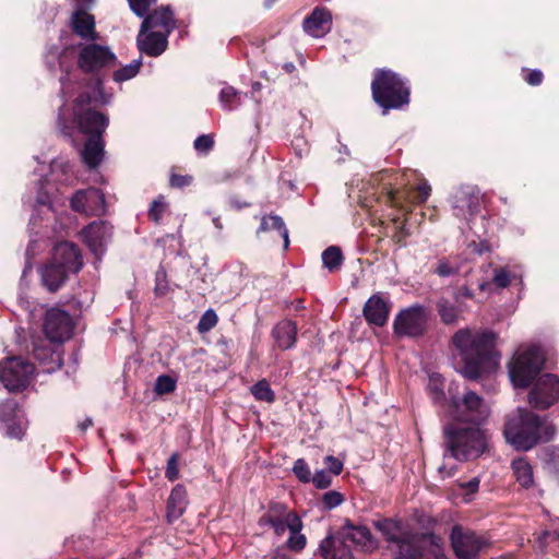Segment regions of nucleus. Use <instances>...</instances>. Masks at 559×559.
Here are the masks:
<instances>
[{"instance_id":"nucleus-6","label":"nucleus","mask_w":559,"mask_h":559,"mask_svg":"<svg viewBox=\"0 0 559 559\" xmlns=\"http://www.w3.org/2000/svg\"><path fill=\"white\" fill-rule=\"evenodd\" d=\"M96 93L81 92L73 102V115L79 131L87 136H103L108 123V117L91 107L102 99Z\"/></svg>"},{"instance_id":"nucleus-64","label":"nucleus","mask_w":559,"mask_h":559,"mask_svg":"<svg viewBox=\"0 0 559 559\" xmlns=\"http://www.w3.org/2000/svg\"><path fill=\"white\" fill-rule=\"evenodd\" d=\"M284 69H285L287 72H289V73H290V72H293V71L296 69V67H295V64H294L293 62H289V63H285Z\"/></svg>"},{"instance_id":"nucleus-38","label":"nucleus","mask_w":559,"mask_h":559,"mask_svg":"<svg viewBox=\"0 0 559 559\" xmlns=\"http://www.w3.org/2000/svg\"><path fill=\"white\" fill-rule=\"evenodd\" d=\"M142 67V58L133 60L130 64H127L112 73V79L115 82H124L133 79L139 73Z\"/></svg>"},{"instance_id":"nucleus-25","label":"nucleus","mask_w":559,"mask_h":559,"mask_svg":"<svg viewBox=\"0 0 559 559\" xmlns=\"http://www.w3.org/2000/svg\"><path fill=\"white\" fill-rule=\"evenodd\" d=\"M374 528L381 533L384 540L395 547L411 535L403 533V523L401 519L382 518L373 521Z\"/></svg>"},{"instance_id":"nucleus-16","label":"nucleus","mask_w":559,"mask_h":559,"mask_svg":"<svg viewBox=\"0 0 559 559\" xmlns=\"http://www.w3.org/2000/svg\"><path fill=\"white\" fill-rule=\"evenodd\" d=\"M49 260L70 273H78L83 266V257L79 246L70 241L56 243Z\"/></svg>"},{"instance_id":"nucleus-9","label":"nucleus","mask_w":559,"mask_h":559,"mask_svg":"<svg viewBox=\"0 0 559 559\" xmlns=\"http://www.w3.org/2000/svg\"><path fill=\"white\" fill-rule=\"evenodd\" d=\"M429 317V310L420 304L401 309L393 320V335L397 338L424 336L428 331Z\"/></svg>"},{"instance_id":"nucleus-43","label":"nucleus","mask_w":559,"mask_h":559,"mask_svg":"<svg viewBox=\"0 0 559 559\" xmlns=\"http://www.w3.org/2000/svg\"><path fill=\"white\" fill-rule=\"evenodd\" d=\"M215 140L213 134H201L193 142L194 150L203 155H207L213 150Z\"/></svg>"},{"instance_id":"nucleus-56","label":"nucleus","mask_w":559,"mask_h":559,"mask_svg":"<svg viewBox=\"0 0 559 559\" xmlns=\"http://www.w3.org/2000/svg\"><path fill=\"white\" fill-rule=\"evenodd\" d=\"M409 236V231L406 228L405 224L400 225L396 228V231L392 236V239L400 247H406V238Z\"/></svg>"},{"instance_id":"nucleus-8","label":"nucleus","mask_w":559,"mask_h":559,"mask_svg":"<svg viewBox=\"0 0 559 559\" xmlns=\"http://www.w3.org/2000/svg\"><path fill=\"white\" fill-rule=\"evenodd\" d=\"M545 362L543 350L532 346L516 355L509 367L510 379L515 388H528L539 374Z\"/></svg>"},{"instance_id":"nucleus-55","label":"nucleus","mask_w":559,"mask_h":559,"mask_svg":"<svg viewBox=\"0 0 559 559\" xmlns=\"http://www.w3.org/2000/svg\"><path fill=\"white\" fill-rule=\"evenodd\" d=\"M493 283L500 288L508 287L511 283L509 272L503 269L496 271L493 275Z\"/></svg>"},{"instance_id":"nucleus-50","label":"nucleus","mask_w":559,"mask_h":559,"mask_svg":"<svg viewBox=\"0 0 559 559\" xmlns=\"http://www.w3.org/2000/svg\"><path fill=\"white\" fill-rule=\"evenodd\" d=\"M128 2L131 11L136 16H144L150 10V7L155 3L151 0H128Z\"/></svg>"},{"instance_id":"nucleus-14","label":"nucleus","mask_w":559,"mask_h":559,"mask_svg":"<svg viewBox=\"0 0 559 559\" xmlns=\"http://www.w3.org/2000/svg\"><path fill=\"white\" fill-rule=\"evenodd\" d=\"M72 328V319L64 310L51 308L46 312L43 331L50 342L62 343L70 338Z\"/></svg>"},{"instance_id":"nucleus-31","label":"nucleus","mask_w":559,"mask_h":559,"mask_svg":"<svg viewBox=\"0 0 559 559\" xmlns=\"http://www.w3.org/2000/svg\"><path fill=\"white\" fill-rule=\"evenodd\" d=\"M304 527L302 521L299 516H293L288 525L289 537L285 543V547L294 552H300L307 545V538L301 534Z\"/></svg>"},{"instance_id":"nucleus-26","label":"nucleus","mask_w":559,"mask_h":559,"mask_svg":"<svg viewBox=\"0 0 559 559\" xmlns=\"http://www.w3.org/2000/svg\"><path fill=\"white\" fill-rule=\"evenodd\" d=\"M297 334L296 322L288 319L278 321L271 331V335L281 350L294 348L297 343Z\"/></svg>"},{"instance_id":"nucleus-60","label":"nucleus","mask_w":559,"mask_h":559,"mask_svg":"<svg viewBox=\"0 0 559 559\" xmlns=\"http://www.w3.org/2000/svg\"><path fill=\"white\" fill-rule=\"evenodd\" d=\"M274 524L273 516H271L267 512H265L260 519H259V525H267L272 527Z\"/></svg>"},{"instance_id":"nucleus-17","label":"nucleus","mask_w":559,"mask_h":559,"mask_svg":"<svg viewBox=\"0 0 559 559\" xmlns=\"http://www.w3.org/2000/svg\"><path fill=\"white\" fill-rule=\"evenodd\" d=\"M392 304L382 293L371 295L362 307V316L370 326H384L390 317Z\"/></svg>"},{"instance_id":"nucleus-30","label":"nucleus","mask_w":559,"mask_h":559,"mask_svg":"<svg viewBox=\"0 0 559 559\" xmlns=\"http://www.w3.org/2000/svg\"><path fill=\"white\" fill-rule=\"evenodd\" d=\"M105 142L103 136H88L84 143L82 158L84 164L94 169L98 167L104 157Z\"/></svg>"},{"instance_id":"nucleus-41","label":"nucleus","mask_w":559,"mask_h":559,"mask_svg":"<svg viewBox=\"0 0 559 559\" xmlns=\"http://www.w3.org/2000/svg\"><path fill=\"white\" fill-rule=\"evenodd\" d=\"M154 390L158 395L169 394L176 390V380L167 374L158 376Z\"/></svg>"},{"instance_id":"nucleus-21","label":"nucleus","mask_w":559,"mask_h":559,"mask_svg":"<svg viewBox=\"0 0 559 559\" xmlns=\"http://www.w3.org/2000/svg\"><path fill=\"white\" fill-rule=\"evenodd\" d=\"M431 193V187L425 181L416 186L411 192L389 188L385 192L386 202L392 207L402 209L406 199L413 203H425Z\"/></svg>"},{"instance_id":"nucleus-57","label":"nucleus","mask_w":559,"mask_h":559,"mask_svg":"<svg viewBox=\"0 0 559 559\" xmlns=\"http://www.w3.org/2000/svg\"><path fill=\"white\" fill-rule=\"evenodd\" d=\"M293 516H299L296 512H292L289 514H287V518L286 520H283V522L281 523H274L272 525V528L275 533L276 536H282L284 535V533L286 532V530H288V525L289 523L292 522L293 520Z\"/></svg>"},{"instance_id":"nucleus-33","label":"nucleus","mask_w":559,"mask_h":559,"mask_svg":"<svg viewBox=\"0 0 559 559\" xmlns=\"http://www.w3.org/2000/svg\"><path fill=\"white\" fill-rule=\"evenodd\" d=\"M269 230H277L281 237L284 239V249H287L289 246V236L288 229L283 221V218L275 214L264 215L261 218V224L258 228V233L269 231Z\"/></svg>"},{"instance_id":"nucleus-63","label":"nucleus","mask_w":559,"mask_h":559,"mask_svg":"<svg viewBox=\"0 0 559 559\" xmlns=\"http://www.w3.org/2000/svg\"><path fill=\"white\" fill-rule=\"evenodd\" d=\"M92 425L93 420L91 418H85L82 423L78 425V427L82 432H85Z\"/></svg>"},{"instance_id":"nucleus-54","label":"nucleus","mask_w":559,"mask_h":559,"mask_svg":"<svg viewBox=\"0 0 559 559\" xmlns=\"http://www.w3.org/2000/svg\"><path fill=\"white\" fill-rule=\"evenodd\" d=\"M271 516H281L292 513L293 511H289L287 506L282 502H271L267 507L266 511Z\"/></svg>"},{"instance_id":"nucleus-35","label":"nucleus","mask_w":559,"mask_h":559,"mask_svg":"<svg viewBox=\"0 0 559 559\" xmlns=\"http://www.w3.org/2000/svg\"><path fill=\"white\" fill-rule=\"evenodd\" d=\"M437 311L440 316L441 322L449 325L453 324L459 319V309L447 298H440L436 302Z\"/></svg>"},{"instance_id":"nucleus-15","label":"nucleus","mask_w":559,"mask_h":559,"mask_svg":"<svg viewBox=\"0 0 559 559\" xmlns=\"http://www.w3.org/2000/svg\"><path fill=\"white\" fill-rule=\"evenodd\" d=\"M70 206L76 213L99 216L105 211V195L98 188L81 189L70 199Z\"/></svg>"},{"instance_id":"nucleus-22","label":"nucleus","mask_w":559,"mask_h":559,"mask_svg":"<svg viewBox=\"0 0 559 559\" xmlns=\"http://www.w3.org/2000/svg\"><path fill=\"white\" fill-rule=\"evenodd\" d=\"M332 26L331 12L325 8H314L313 11L304 19V31L313 37H323Z\"/></svg>"},{"instance_id":"nucleus-47","label":"nucleus","mask_w":559,"mask_h":559,"mask_svg":"<svg viewBox=\"0 0 559 559\" xmlns=\"http://www.w3.org/2000/svg\"><path fill=\"white\" fill-rule=\"evenodd\" d=\"M523 80L531 86H539L544 81V73L537 69L522 68Z\"/></svg>"},{"instance_id":"nucleus-49","label":"nucleus","mask_w":559,"mask_h":559,"mask_svg":"<svg viewBox=\"0 0 559 559\" xmlns=\"http://www.w3.org/2000/svg\"><path fill=\"white\" fill-rule=\"evenodd\" d=\"M310 481H312L318 489H326L331 486L332 478L329 472L321 469L314 473Z\"/></svg>"},{"instance_id":"nucleus-20","label":"nucleus","mask_w":559,"mask_h":559,"mask_svg":"<svg viewBox=\"0 0 559 559\" xmlns=\"http://www.w3.org/2000/svg\"><path fill=\"white\" fill-rule=\"evenodd\" d=\"M453 210L456 217L475 215L479 212V190L474 187H462L453 195Z\"/></svg>"},{"instance_id":"nucleus-19","label":"nucleus","mask_w":559,"mask_h":559,"mask_svg":"<svg viewBox=\"0 0 559 559\" xmlns=\"http://www.w3.org/2000/svg\"><path fill=\"white\" fill-rule=\"evenodd\" d=\"M169 35L159 31H144L140 26L136 36V47L141 53L150 57L160 56L168 47Z\"/></svg>"},{"instance_id":"nucleus-39","label":"nucleus","mask_w":559,"mask_h":559,"mask_svg":"<svg viewBox=\"0 0 559 559\" xmlns=\"http://www.w3.org/2000/svg\"><path fill=\"white\" fill-rule=\"evenodd\" d=\"M219 100L227 110H233L240 105V94L233 86H225L219 93Z\"/></svg>"},{"instance_id":"nucleus-13","label":"nucleus","mask_w":559,"mask_h":559,"mask_svg":"<svg viewBox=\"0 0 559 559\" xmlns=\"http://www.w3.org/2000/svg\"><path fill=\"white\" fill-rule=\"evenodd\" d=\"M559 400V377L545 373L536 381L528 393L532 408L545 411Z\"/></svg>"},{"instance_id":"nucleus-10","label":"nucleus","mask_w":559,"mask_h":559,"mask_svg":"<svg viewBox=\"0 0 559 559\" xmlns=\"http://www.w3.org/2000/svg\"><path fill=\"white\" fill-rule=\"evenodd\" d=\"M34 372L35 366L21 356L7 357L0 361V381L10 392L26 389Z\"/></svg>"},{"instance_id":"nucleus-2","label":"nucleus","mask_w":559,"mask_h":559,"mask_svg":"<svg viewBox=\"0 0 559 559\" xmlns=\"http://www.w3.org/2000/svg\"><path fill=\"white\" fill-rule=\"evenodd\" d=\"M498 335L488 329L457 330L451 343L455 348L454 366L465 379L476 381L495 372L501 355L497 349Z\"/></svg>"},{"instance_id":"nucleus-59","label":"nucleus","mask_w":559,"mask_h":559,"mask_svg":"<svg viewBox=\"0 0 559 559\" xmlns=\"http://www.w3.org/2000/svg\"><path fill=\"white\" fill-rule=\"evenodd\" d=\"M74 10L88 12L95 3V0H73Z\"/></svg>"},{"instance_id":"nucleus-58","label":"nucleus","mask_w":559,"mask_h":559,"mask_svg":"<svg viewBox=\"0 0 559 559\" xmlns=\"http://www.w3.org/2000/svg\"><path fill=\"white\" fill-rule=\"evenodd\" d=\"M460 487L466 490L467 493H475L479 489V479L477 477H474L466 483L460 484Z\"/></svg>"},{"instance_id":"nucleus-52","label":"nucleus","mask_w":559,"mask_h":559,"mask_svg":"<svg viewBox=\"0 0 559 559\" xmlns=\"http://www.w3.org/2000/svg\"><path fill=\"white\" fill-rule=\"evenodd\" d=\"M192 181L193 177L191 175L171 174L169 185L173 188L182 189L185 187L190 186Z\"/></svg>"},{"instance_id":"nucleus-37","label":"nucleus","mask_w":559,"mask_h":559,"mask_svg":"<svg viewBox=\"0 0 559 559\" xmlns=\"http://www.w3.org/2000/svg\"><path fill=\"white\" fill-rule=\"evenodd\" d=\"M250 393L259 402L272 404L276 400L275 392L272 390L266 379H261L250 388Z\"/></svg>"},{"instance_id":"nucleus-18","label":"nucleus","mask_w":559,"mask_h":559,"mask_svg":"<svg viewBox=\"0 0 559 559\" xmlns=\"http://www.w3.org/2000/svg\"><path fill=\"white\" fill-rule=\"evenodd\" d=\"M142 32L160 28L163 33L170 35L177 27L174 10L170 5H160L142 16Z\"/></svg>"},{"instance_id":"nucleus-27","label":"nucleus","mask_w":559,"mask_h":559,"mask_svg":"<svg viewBox=\"0 0 559 559\" xmlns=\"http://www.w3.org/2000/svg\"><path fill=\"white\" fill-rule=\"evenodd\" d=\"M33 356L49 372L61 368L63 364L60 352L56 350L45 340H38L33 343Z\"/></svg>"},{"instance_id":"nucleus-34","label":"nucleus","mask_w":559,"mask_h":559,"mask_svg":"<svg viewBox=\"0 0 559 559\" xmlns=\"http://www.w3.org/2000/svg\"><path fill=\"white\" fill-rule=\"evenodd\" d=\"M512 469L516 481L523 488H531L534 485L533 467L525 459H518L512 462Z\"/></svg>"},{"instance_id":"nucleus-11","label":"nucleus","mask_w":559,"mask_h":559,"mask_svg":"<svg viewBox=\"0 0 559 559\" xmlns=\"http://www.w3.org/2000/svg\"><path fill=\"white\" fill-rule=\"evenodd\" d=\"M450 542L459 559H476L489 546L486 538L461 525L452 527Z\"/></svg>"},{"instance_id":"nucleus-32","label":"nucleus","mask_w":559,"mask_h":559,"mask_svg":"<svg viewBox=\"0 0 559 559\" xmlns=\"http://www.w3.org/2000/svg\"><path fill=\"white\" fill-rule=\"evenodd\" d=\"M340 533L347 539V542H350L355 545L365 547L372 543V534L370 530L365 525L355 526L348 524Z\"/></svg>"},{"instance_id":"nucleus-28","label":"nucleus","mask_w":559,"mask_h":559,"mask_svg":"<svg viewBox=\"0 0 559 559\" xmlns=\"http://www.w3.org/2000/svg\"><path fill=\"white\" fill-rule=\"evenodd\" d=\"M188 506V492L182 484H177L168 499L166 504V520L167 523L171 524L177 521L186 511Z\"/></svg>"},{"instance_id":"nucleus-42","label":"nucleus","mask_w":559,"mask_h":559,"mask_svg":"<svg viewBox=\"0 0 559 559\" xmlns=\"http://www.w3.org/2000/svg\"><path fill=\"white\" fill-rule=\"evenodd\" d=\"M218 322V317L213 309L206 310L198 322V331L200 333H206L211 331Z\"/></svg>"},{"instance_id":"nucleus-40","label":"nucleus","mask_w":559,"mask_h":559,"mask_svg":"<svg viewBox=\"0 0 559 559\" xmlns=\"http://www.w3.org/2000/svg\"><path fill=\"white\" fill-rule=\"evenodd\" d=\"M167 207L168 204L165 201V197L158 195L156 199L153 200V202L150 205L147 212L148 219L154 222L155 224H159Z\"/></svg>"},{"instance_id":"nucleus-24","label":"nucleus","mask_w":559,"mask_h":559,"mask_svg":"<svg viewBox=\"0 0 559 559\" xmlns=\"http://www.w3.org/2000/svg\"><path fill=\"white\" fill-rule=\"evenodd\" d=\"M70 28L82 39L90 41L98 39L95 16L90 12L74 10L70 17Z\"/></svg>"},{"instance_id":"nucleus-62","label":"nucleus","mask_w":559,"mask_h":559,"mask_svg":"<svg viewBox=\"0 0 559 559\" xmlns=\"http://www.w3.org/2000/svg\"><path fill=\"white\" fill-rule=\"evenodd\" d=\"M102 227L96 225V224H90L87 226V228L85 229V233L87 236H96L97 235V231L100 229Z\"/></svg>"},{"instance_id":"nucleus-23","label":"nucleus","mask_w":559,"mask_h":559,"mask_svg":"<svg viewBox=\"0 0 559 559\" xmlns=\"http://www.w3.org/2000/svg\"><path fill=\"white\" fill-rule=\"evenodd\" d=\"M319 551L323 559H354L352 548L341 533L326 536L321 542Z\"/></svg>"},{"instance_id":"nucleus-3","label":"nucleus","mask_w":559,"mask_h":559,"mask_svg":"<svg viewBox=\"0 0 559 559\" xmlns=\"http://www.w3.org/2000/svg\"><path fill=\"white\" fill-rule=\"evenodd\" d=\"M557 428L548 416L519 407L504 423L503 435L508 443L518 451H528L539 443L554 440Z\"/></svg>"},{"instance_id":"nucleus-46","label":"nucleus","mask_w":559,"mask_h":559,"mask_svg":"<svg viewBox=\"0 0 559 559\" xmlns=\"http://www.w3.org/2000/svg\"><path fill=\"white\" fill-rule=\"evenodd\" d=\"M321 501L324 509L331 510L338 507L344 501V497L341 492L331 490L323 493Z\"/></svg>"},{"instance_id":"nucleus-12","label":"nucleus","mask_w":559,"mask_h":559,"mask_svg":"<svg viewBox=\"0 0 559 559\" xmlns=\"http://www.w3.org/2000/svg\"><path fill=\"white\" fill-rule=\"evenodd\" d=\"M26 424L22 407L15 399H5L0 403V430L7 438L22 440Z\"/></svg>"},{"instance_id":"nucleus-44","label":"nucleus","mask_w":559,"mask_h":559,"mask_svg":"<svg viewBox=\"0 0 559 559\" xmlns=\"http://www.w3.org/2000/svg\"><path fill=\"white\" fill-rule=\"evenodd\" d=\"M293 472L295 476L304 484H307L311 480V472L304 459H298L294 463Z\"/></svg>"},{"instance_id":"nucleus-36","label":"nucleus","mask_w":559,"mask_h":559,"mask_svg":"<svg viewBox=\"0 0 559 559\" xmlns=\"http://www.w3.org/2000/svg\"><path fill=\"white\" fill-rule=\"evenodd\" d=\"M343 261L344 257L342 250L336 246H330L322 252L323 266L326 267L330 273L338 271Z\"/></svg>"},{"instance_id":"nucleus-51","label":"nucleus","mask_w":559,"mask_h":559,"mask_svg":"<svg viewBox=\"0 0 559 559\" xmlns=\"http://www.w3.org/2000/svg\"><path fill=\"white\" fill-rule=\"evenodd\" d=\"M459 269L456 266H453L450 264L445 259L439 260L435 273L439 275L440 277H449L452 275H455L457 273Z\"/></svg>"},{"instance_id":"nucleus-1","label":"nucleus","mask_w":559,"mask_h":559,"mask_svg":"<svg viewBox=\"0 0 559 559\" xmlns=\"http://www.w3.org/2000/svg\"><path fill=\"white\" fill-rule=\"evenodd\" d=\"M488 415L487 404L473 391H467L462 399H452L450 421L443 427L445 454L461 462L481 455L487 443L480 425Z\"/></svg>"},{"instance_id":"nucleus-61","label":"nucleus","mask_w":559,"mask_h":559,"mask_svg":"<svg viewBox=\"0 0 559 559\" xmlns=\"http://www.w3.org/2000/svg\"><path fill=\"white\" fill-rule=\"evenodd\" d=\"M271 559H290V557L285 552L284 548H276L271 557Z\"/></svg>"},{"instance_id":"nucleus-45","label":"nucleus","mask_w":559,"mask_h":559,"mask_svg":"<svg viewBox=\"0 0 559 559\" xmlns=\"http://www.w3.org/2000/svg\"><path fill=\"white\" fill-rule=\"evenodd\" d=\"M179 453L175 452L167 461L165 477L169 481H175L179 478Z\"/></svg>"},{"instance_id":"nucleus-48","label":"nucleus","mask_w":559,"mask_h":559,"mask_svg":"<svg viewBox=\"0 0 559 559\" xmlns=\"http://www.w3.org/2000/svg\"><path fill=\"white\" fill-rule=\"evenodd\" d=\"M169 292V285L166 278V272L165 271H157L156 277H155V287L154 293L156 297H164Z\"/></svg>"},{"instance_id":"nucleus-4","label":"nucleus","mask_w":559,"mask_h":559,"mask_svg":"<svg viewBox=\"0 0 559 559\" xmlns=\"http://www.w3.org/2000/svg\"><path fill=\"white\" fill-rule=\"evenodd\" d=\"M370 87L372 99L383 114L401 109L411 102L408 81L391 69H374Z\"/></svg>"},{"instance_id":"nucleus-5","label":"nucleus","mask_w":559,"mask_h":559,"mask_svg":"<svg viewBox=\"0 0 559 559\" xmlns=\"http://www.w3.org/2000/svg\"><path fill=\"white\" fill-rule=\"evenodd\" d=\"M78 68L91 76L90 86L99 97L104 96V82L108 70L117 66V57L109 47L91 41L78 55Z\"/></svg>"},{"instance_id":"nucleus-29","label":"nucleus","mask_w":559,"mask_h":559,"mask_svg":"<svg viewBox=\"0 0 559 559\" xmlns=\"http://www.w3.org/2000/svg\"><path fill=\"white\" fill-rule=\"evenodd\" d=\"M70 274L66 269L50 260L40 270L41 283L50 293L58 292L64 285Z\"/></svg>"},{"instance_id":"nucleus-53","label":"nucleus","mask_w":559,"mask_h":559,"mask_svg":"<svg viewBox=\"0 0 559 559\" xmlns=\"http://www.w3.org/2000/svg\"><path fill=\"white\" fill-rule=\"evenodd\" d=\"M324 464L333 475L337 476L343 472V462L333 455L325 456Z\"/></svg>"},{"instance_id":"nucleus-7","label":"nucleus","mask_w":559,"mask_h":559,"mask_svg":"<svg viewBox=\"0 0 559 559\" xmlns=\"http://www.w3.org/2000/svg\"><path fill=\"white\" fill-rule=\"evenodd\" d=\"M447 559L444 540L435 533H418L411 535L395 547L393 559Z\"/></svg>"}]
</instances>
